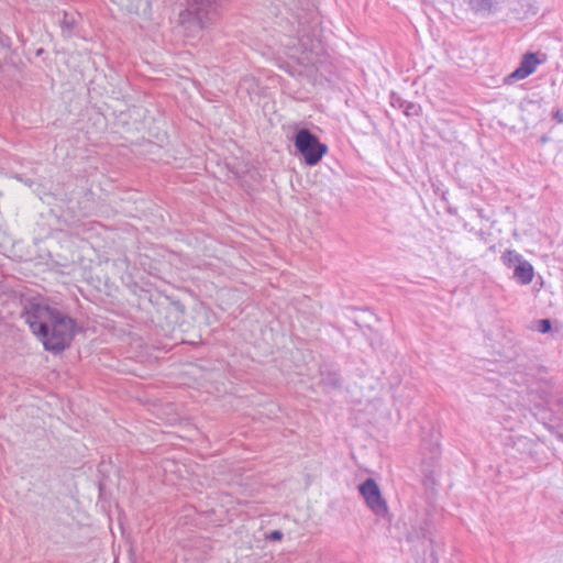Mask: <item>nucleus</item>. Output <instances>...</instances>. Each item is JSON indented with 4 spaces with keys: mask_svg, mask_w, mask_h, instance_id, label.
Instances as JSON below:
<instances>
[{
    "mask_svg": "<svg viewBox=\"0 0 563 563\" xmlns=\"http://www.w3.org/2000/svg\"><path fill=\"white\" fill-rule=\"evenodd\" d=\"M501 260L507 266H511L515 263L519 264L522 261V256L516 251L508 250L503 254Z\"/></svg>",
    "mask_w": 563,
    "mask_h": 563,
    "instance_id": "obj_13",
    "label": "nucleus"
},
{
    "mask_svg": "<svg viewBox=\"0 0 563 563\" xmlns=\"http://www.w3.org/2000/svg\"><path fill=\"white\" fill-rule=\"evenodd\" d=\"M552 329V322L550 319H542L538 323V331L541 333H548Z\"/></svg>",
    "mask_w": 563,
    "mask_h": 563,
    "instance_id": "obj_16",
    "label": "nucleus"
},
{
    "mask_svg": "<svg viewBox=\"0 0 563 563\" xmlns=\"http://www.w3.org/2000/svg\"><path fill=\"white\" fill-rule=\"evenodd\" d=\"M358 492L364 498L366 506L374 512V515L390 520L387 503L383 498L379 486L374 478H366L358 486Z\"/></svg>",
    "mask_w": 563,
    "mask_h": 563,
    "instance_id": "obj_6",
    "label": "nucleus"
},
{
    "mask_svg": "<svg viewBox=\"0 0 563 563\" xmlns=\"http://www.w3.org/2000/svg\"><path fill=\"white\" fill-rule=\"evenodd\" d=\"M22 317L29 324L32 333L41 340L46 338L49 322L54 318L56 308L51 307L43 298L27 297L22 299Z\"/></svg>",
    "mask_w": 563,
    "mask_h": 563,
    "instance_id": "obj_1",
    "label": "nucleus"
},
{
    "mask_svg": "<svg viewBox=\"0 0 563 563\" xmlns=\"http://www.w3.org/2000/svg\"><path fill=\"white\" fill-rule=\"evenodd\" d=\"M11 55V38L0 32V66L7 62Z\"/></svg>",
    "mask_w": 563,
    "mask_h": 563,
    "instance_id": "obj_12",
    "label": "nucleus"
},
{
    "mask_svg": "<svg viewBox=\"0 0 563 563\" xmlns=\"http://www.w3.org/2000/svg\"><path fill=\"white\" fill-rule=\"evenodd\" d=\"M501 2L500 0H471L470 5L476 12L492 13Z\"/></svg>",
    "mask_w": 563,
    "mask_h": 563,
    "instance_id": "obj_10",
    "label": "nucleus"
},
{
    "mask_svg": "<svg viewBox=\"0 0 563 563\" xmlns=\"http://www.w3.org/2000/svg\"><path fill=\"white\" fill-rule=\"evenodd\" d=\"M292 142L308 166L317 165L328 153L327 144L320 142L319 137L306 128L297 130Z\"/></svg>",
    "mask_w": 563,
    "mask_h": 563,
    "instance_id": "obj_3",
    "label": "nucleus"
},
{
    "mask_svg": "<svg viewBox=\"0 0 563 563\" xmlns=\"http://www.w3.org/2000/svg\"><path fill=\"white\" fill-rule=\"evenodd\" d=\"M552 119L556 121V123H563V111L561 109H556L552 112Z\"/></svg>",
    "mask_w": 563,
    "mask_h": 563,
    "instance_id": "obj_18",
    "label": "nucleus"
},
{
    "mask_svg": "<svg viewBox=\"0 0 563 563\" xmlns=\"http://www.w3.org/2000/svg\"><path fill=\"white\" fill-rule=\"evenodd\" d=\"M321 384L336 389L341 387V377L336 372L329 369L321 371Z\"/></svg>",
    "mask_w": 563,
    "mask_h": 563,
    "instance_id": "obj_11",
    "label": "nucleus"
},
{
    "mask_svg": "<svg viewBox=\"0 0 563 563\" xmlns=\"http://www.w3.org/2000/svg\"><path fill=\"white\" fill-rule=\"evenodd\" d=\"M404 113L407 117H419L422 113V109H421V106L416 102L406 101L405 108H404Z\"/></svg>",
    "mask_w": 563,
    "mask_h": 563,
    "instance_id": "obj_14",
    "label": "nucleus"
},
{
    "mask_svg": "<svg viewBox=\"0 0 563 563\" xmlns=\"http://www.w3.org/2000/svg\"><path fill=\"white\" fill-rule=\"evenodd\" d=\"M224 0H188L187 13L196 21L199 29L208 27L219 16V9Z\"/></svg>",
    "mask_w": 563,
    "mask_h": 563,
    "instance_id": "obj_5",
    "label": "nucleus"
},
{
    "mask_svg": "<svg viewBox=\"0 0 563 563\" xmlns=\"http://www.w3.org/2000/svg\"><path fill=\"white\" fill-rule=\"evenodd\" d=\"M75 328L76 321L57 309L49 322L46 338H41L40 341L45 350L59 353L70 344L75 335Z\"/></svg>",
    "mask_w": 563,
    "mask_h": 563,
    "instance_id": "obj_2",
    "label": "nucleus"
},
{
    "mask_svg": "<svg viewBox=\"0 0 563 563\" xmlns=\"http://www.w3.org/2000/svg\"><path fill=\"white\" fill-rule=\"evenodd\" d=\"M284 534L280 530H273L266 534V539L271 541H280Z\"/></svg>",
    "mask_w": 563,
    "mask_h": 563,
    "instance_id": "obj_17",
    "label": "nucleus"
},
{
    "mask_svg": "<svg viewBox=\"0 0 563 563\" xmlns=\"http://www.w3.org/2000/svg\"><path fill=\"white\" fill-rule=\"evenodd\" d=\"M555 438H556L560 442H562V443H563V433H561V432H556V433H555Z\"/></svg>",
    "mask_w": 563,
    "mask_h": 563,
    "instance_id": "obj_20",
    "label": "nucleus"
},
{
    "mask_svg": "<svg viewBox=\"0 0 563 563\" xmlns=\"http://www.w3.org/2000/svg\"><path fill=\"white\" fill-rule=\"evenodd\" d=\"M541 63L536 53H526L516 68L509 76L510 79L519 80L525 79L534 73L537 66Z\"/></svg>",
    "mask_w": 563,
    "mask_h": 563,
    "instance_id": "obj_7",
    "label": "nucleus"
},
{
    "mask_svg": "<svg viewBox=\"0 0 563 563\" xmlns=\"http://www.w3.org/2000/svg\"><path fill=\"white\" fill-rule=\"evenodd\" d=\"M420 451L422 455L421 460V472L423 474V484L426 486H432L437 482V475L439 473V461L441 456V448L437 437L429 434L422 437Z\"/></svg>",
    "mask_w": 563,
    "mask_h": 563,
    "instance_id": "obj_4",
    "label": "nucleus"
},
{
    "mask_svg": "<svg viewBox=\"0 0 563 563\" xmlns=\"http://www.w3.org/2000/svg\"><path fill=\"white\" fill-rule=\"evenodd\" d=\"M42 53H43V48H40V49L36 52V54H37V55H41Z\"/></svg>",
    "mask_w": 563,
    "mask_h": 563,
    "instance_id": "obj_21",
    "label": "nucleus"
},
{
    "mask_svg": "<svg viewBox=\"0 0 563 563\" xmlns=\"http://www.w3.org/2000/svg\"><path fill=\"white\" fill-rule=\"evenodd\" d=\"M474 211L476 212V214L481 218V219H484L486 221L489 220V217L485 213L484 209L482 208H474Z\"/></svg>",
    "mask_w": 563,
    "mask_h": 563,
    "instance_id": "obj_19",
    "label": "nucleus"
},
{
    "mask_svg": "<svg viewBox=\"0 0 563 563\" xmlns=\"http://www.w3.org/2000/svg\"><path fill=\"white\" fill-rule=\"evenodd\" d=\"M533 266L528 261H521L515 267L514 277L522 285H528L533 279Z\"/></svg>",
    "mask_w": 563,
    "mask_h": 563,
    "instance_id": "obj_9",
    "label": "nucleus"
},
{
    "mask_svg": "<svg viewBox=\"0 0 563 563\" xmlns=\"http://www.w3.org/2000/svg\"><path fill=\"white\" fill-rule=\"evenodd\" d=\"M407 100L402 99L398 93L391 92L390 93V104L394 108L402 109L405 108V103Z\"/></svg>",
    "mask_w": 563,
    "mask_h": 563,
    "instance_id": "obj_15",
    "label": "nucleus"
},
{
    "mask_svg": "<svg viewBox=\"0 0 563 563\" xmlns=\"http://www.w3.org/2000/svg\"><path fill=\"white\" fill-rule=\"evenodd\" d=\"M80 20L81 15L78 12L63 11L62 19L58 23L64 38H70L75 34V30Z\"/></svg>",
    "mask_w": 563,
    "mask_h": 563,
    "instance_id": "obj_8",
    "label": "nucleus"
}]
</instances>
